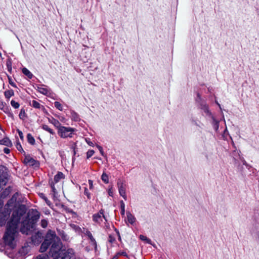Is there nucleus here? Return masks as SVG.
Segmentation results:
<instances>
[{
  "instance_id": "nucleus-16",
  "label": "nucleus",
  "mask_w": 259,
  "mask_h": 259,
  "mask_svg": "<svg viewBox=\"0 0 259 259\" xmlns=\"http://www.w3.org/2000/svg\"><path fill=\"white\" fill-rule=\"evenodd\" d=\"M23 73L27 76L29 79H31L33 77V74L30 71L26 68H23L22 69Z\"/></svg>"
},
{
  "instance_id": "nucleus-35",
  "label": "nucleus",
  "mask_w": 259,
  "mask_h": 259,
  "mask_svg": "<svg viewBox=\"0 0 259 259\" xmlns=\"http://www.w3.org/2000/svg\"><path fill=\"white\" fill-rule=\"evenodd\" d=\"M40 196L45 200L47 204L49 205H50V201L47 199V198L45 196V195L43 193L40 194Z\"/></svg>"
},
{
  "instance_id": "nucleus-5",
  "label": "nucleus",
  "mask_w": 259,
  "mask_h": 259,
  "mask_svg": "<svg viewBox=\"0 0 259 259\" xmlns=\"http://www.w3.org/2000/svg\"><path fill=\"white\" fill-rule=\"evenodd\" d=\"M197 98L198 99H196V101L199 103V107L203 111L206 115H210L211 113L208 109V105L204 102L201 101L199 94H197Z\"/></svg>"
},
{
  "instance_id": "nucleus-43",
  "label": "nucleus",
  "mask_w": 259,
  "mask_h": 259,
  "mask_svg": "<svg viewBox=\"0 0 259 259\" xmlns=\"http://www.w3.org/2000/svg\"><path fill=\"white\" fill-rule=\"evenodd\" d=\"M4 152L6 154H9L10 152V150L8 148H5L4 149Z\"/></svg>"
},
{
  "instance_id": "nucleus-15",
  "label": "nucleus",
  "mask_w": 259,
  "mask_h": 259,
  "mask_svg": "<svg viewBox=\"0 0 259 259\" xmlns=\"http://www.w3.org/2000/svg\"><path fill=\"white\" fill-rule=\"evenodd\" d=\"M4 95L6 98L9 99L14 95V92L13 90H7L4 92Z\"/></svg>"
},
{
  "instance_id": "nucleus-13",
  "label": "nucleus",
  "mask_w": 259,
  "mask_h": 259,
  "mask_svg": "<svg viewBox=\"0 0 259 259\" xmlns=\"http://www.w3.org/2000/svg\"><path fill=\"white\" fill-rule=\"evenodd\" d=\"M126 219L127 221L131 224H133L136 221V218L130 212H126Z\"/></svg>"
},
{
  "instance_id": "nucleus-20",
  "label": "nucleus",
  "mask_w": 259,
  "mask_h": 259,
  "mask_svg": "<svg viewBox=\"0 0 259 259\" xmlns=\"http://www.w3.org/2000/svg\"><path fill=\"white\" fill-rule=\"evenodd\" d=\"M42 128L43 130H44L45 131H46L48 132L49 133H50L52 135H54L55 134L54 131L52 129L50 128L49 127V126L46 125V124H43L42 125Z\"/></svg>"
},
{
  "instance_id": "nucleus-27",
  "label": "nucleus",
  "mask_w": 259,
  "mask_h": 259,
  "mask_svg": "<svg viewBox=\"0 0 259 259\" xmlns=\"http://www.w3.org/2000/svg\"><path fill=\"white\" fill-rule=\"evenodd\" d=\"M11 191V188L10 187L6 188L3 192L2 196L6 197V196L8 195L10 193Z\"/></svg>"
},
{
  "instance_id": "nucleus-42",
  "label": "nucleus",
  "mask_w": 259,
  "mask_h": 259,
  "mask_svg": "<svg viewBox=\"0 0 259 259\" xmlns=\"http://www.w3.org/2000/svg\"><path fill=\"white\" fill-rule=\"evenodd\" d=\"M89 184L90 189H92L93 188V181L92 180H89Z\"/></svg>"
},
{
  "instance_id": "nucleus-44",
  "label": "nucleus",
  "mask_w": 259,
  "mask_h": 259,
  "mask_svg": "<svg viewBox=\"0 0 259 259\" xmlns=\"http://www.w3.org/2000/svg\"><path fill=\"white\" fill-rule=\"evenodd\" d=\"M51 188L53 190V191L55 193L56 192V189H55V185H54V184H51Z\"/></svg>"
},
{
  "instance_id": "nucleus-8",
  "label": "nucleus",
  "mask_w": 259,
  "mask_h": 259,
  "mask_svg": "<svg viewBox=\"0 0 259 259\" xmlns=\"http://www.w3.org/2000/svg\"><path fill=\"white\" fill-rule=\"evenodd\" d=\"M42 239V233L39 231L32 235L31 237V241L34 245L39 244L41 241Z\"/></svg>"
},
{
  "instance_id": "nucleus-11",
  "label": "nucleus",
  "mask_w": 259,
  "mask_h": 259,
  "mask_svg": "<svg viewBox=\"0 0 259 259\" xmlns=\"http://www.w3.org/2000/svg\"><path fill=\"white\" fill-rule=\"evenodd\" d=\"M62 259H75L73 250L72 249H68Z\"/></svg>"
},
{
  "instance_id": "nucleus-39",
  "label": "nucleus",
  "mask_w": 259,
  "mask_h": 259,
  "mask_svg": "<svg viewBox=\"0 0 259 259\" xmlns=\"http://www.w3.org/2000/svg\"><path fill=\"white\" fill-rule=\"evenodd\" d=\"M97 147L99 149L100 153L102 155H104V151H103V149L102 147L101 146H100V145H97Z\"/></svg>"
},
{
  "instance_id": "nucleus-49",
  "label": "nucleus",
  "mask_w": 259,
  "mask_h": 259,
  "mask_svg": "<svg viewBox=\"0 0 259 259\" xmlns=\"http://www.w3.org/2000/svg\"><path fill=\"white\" fill-rule=\"evenodd\" d=\"M217 127H218L219 125H218V122H217Z\"/></svg>"
},
{
  "instance_id": "nucleus-1",
  "label": "nucleus",
  "mask_w": 259,
  "mask_h": 259,
  "mask_svg": "<svg viewBox=\"0 0 259 259\" xmlns=\"http://www.w3.org/2000/svg\"><path fill=\"white\" fill-rule=\"evenodd\" d=\"M26 212L25 205H19L13 211L11 220L7 224L4 240L10 247L14 246V240L19 223H21V232L28 234L35 228V224L40 218V213L36 209H31L27 214Z\"/></svg>"
},
{
  "instance_id": "nucleus-7",
  "label": "nucleus",
  "mask_w": 259,
  "mask_h": 259,
  "mask_svg": "<svg viewBox=\"0 0 259 259\" xmlns=\"http://www.w3.org/2000/svg\"><path fill=\"white\" fill-rule=\"evenodd\" d=\"M24 162L29 166H32L34 167H38L39 162L38 161L33 159L30 155H26L24 159Z\"/></svg>"
},
{
  "instance_id": "nucleus-48",
  "label": "nucleus",
  "mask_w": 259,
  "mask_h": 259,
  "mask_svg": "<svg viewBox=\"0 0 259 259\" xmlns=\"http://www.w3.org/2000/svg\"><path fill=\"white\" fill-rule=\"evenodd\" d=\"M26 249L25 247H23L21 250H20V252H23L24 251L25 249Z\"/></svg>"
},
{
  "instance_id": "nucleus-9",
  "label": "nucleus",
  "mask_w": 259,
  "mask_h": 259,
  "mask_svg": "<svg viewBox=\"0 0 259 259\" xmlns=\"http://www.w3.org/2000/svg\"><path fill=\"white\" fill-rule=\"evenodd\" d=\"M118 188V191L119 194L121 196H122L124 200H126L127 197L126 195V192H125V185L121 183V182H118L117 183Z\"/></svg>"
},
{
  "instance_id": "nucleus-21",
  "label": "nucleus",
  "mask_w": 259,
  "mask_h": 259,
  "mask_svg": "<svg viewBox=\"0 0 259 259\" xmlns=\"http://www.w3.org/2000/svg\"><path fill=\"white\" fill-rule=\"evenodd\" d=\"M6 103L0 99V109L3 110L5 112H6L8 110V107H5Z\"/></svg>"
},
{
  "instance_id": "nucleus-45",
  "label": "nucleus",
  "mask_w": 259,
  "mask_h": 259,
  "mask_svg": "<svg viewBox=\"0 0 259 259\" xmlns=\"http://www.w3.org/2000/svg\"><path fill=\"white\" fill-rule=\"evenodd\" d=\"M108 194L110 196H112L113 194V192L111 189H109L108 191Z\"/></svg>"
},
{
  "instance_id": "nucleus-28",
  "label": "nucleus",
  "mask_w": 259,
  "mask_h": 259,
  "mask_svg": "<svg viewBox=\"0 0 259 259\" xmlns=\"http://www.w3.org/2000/svg\"><path fill=\"white\" fill-rule=\"evenodd\" d=\"M19 116L20 119H24L26 117V113L24 109H21Z\"/></svg>"
},
{
  "instance_id": "nucleus-6",
  "label": "nucleus",
  "mask_w": 259,
  "mask_h": 259,
  "mask_svg": "<svg viewBox=\"0 0 259 259\" xmlns=\"http://www.w3.org/2000/svg\"><path fill=\"white\" fill-rule=\"evenodd\" d=\"M83 233L88 237V239L90 240L91 244L94 247L95 249L96 250L97 248V242L91 232L88 229L83 228Z\"/></svg>"
},
{
  "instance_id": "nucleus-36",
  "label": "nucleus",
  "mask_w": 259,
  "mask_h": 259,
  "mask_svg": "<svg viewBox=\"0 0 259 259\" xmlns=\"http://www.w3.org/2000/svg\"><path fill=\"white\" fill-rule=\"evenodd\" d=\"M16 148L17 150L19 151H23L24 152V150H23V148L22 147L21 145L20 144L19 142H17L16 145Z\"/></svg>"
},
{
  "instance_id": "nucleus-18",
  "label": "nucleus",
  "mask_w": 259,
  "mask_h": 259,
  "mask_svg": "<svg viewBox=\"0 0 259 259\" xmlns=\"http://www.w3.org/2000/svg\"><path fill=\"white\" fill-rule=\"evenodd\" d=\"M0 144L9 146L11 144V142L8 138H6L2 140H0Z\"/></svg>"
},
{
  "instance_id": "nucleus-37",
  "label": "nucleus",
  "mask_w": 259,
  "mask_h": 259,
  "mask_svg": "<svg viewBox=\"0 0 259 259\" xmlns=\"http://www.w3.org/2000/svg\"><path fill=\"white\" fill-rule=\"evenodd\" d=\"M6 65L8 68V70L9 72H11L12 71V63L10 61H8L6 63Z\"/></svg>"
},
{
  "instance_id": "nucleus-17",
  "label": "nucleus",
  "mask_w": 259,
  "mask_h": 259,
  "mask_svg": "<svg viewBox=\"0 0 259 259\" xmlns=\"http://www.w3.org/2000/svg\"><path fill=\"white\" fill-rule=\"evenodd\" d=\"M27 138L28 142L31 145H34L35 144V139L30 134H28L27 135Z\"/></svg>"
},
{
  "instance_id": "nucleus-50",
  "label": "nucleus",
  "mask_w": 259,
  "mask_h": 259,
  "mask_svg": "<svg viewBox=\"0 0 259 259\" xmlns=\"http://www.w3.org/2000/svg\"><path fill=\"white\" fill-rule=\"evenodd\" d=\"M217 104H218V105L219 106V107H220V106H220V104H218V103H217Z\"/></svg>"
},
{
  "instance_id": "nucleus-34",
  "label": "nucleus",
  "mask_w": 259,
  "mask_h": 259,
  "mask_svg": "<svg viewBox=\"0 0 259 259\" xmlns=\"http://www.w3.org/2000/svg\"><path fill=\"white\" fill-rule=\"evenodd\" d=\"M49 256L46 254H42L38 255L36 259H48Z\"/></svg>"
},
{
  "instance_id": "nucleus-4",
  "label": "nucleus",
  "mask_w": 259,
  "mask_h": 259,
  "mask_svg": "<svg viewBox=\"0 0 259 259\" xmlns=\"http://www.w3.org/2000/svg\"><path fill=\"white\" fill-rule=\"evenodd\" d=\"M105 220V221H107L106 217L104 214V210L101 209L99 212L95 213L93 215V221L101 225L102 222H103V220Z\"/></svg>"
},
{
  "instance_id": "nucleus-40",
  "label": "nucleus",
  "mask_w": 259,
  "mask_h": 259,
  "mask_svg": "<svg viewBox=\"0 0 259 259\" xmlns=\"http://www.w3.org/2000/svg\"><path fill=\"white\" fill-rule=\"evenodd\" d=\"M18 133L19 136L20 137V138L22 140H23V138H24L23 133L21 131H20L19 130H18Z\"/></svg>"
},
{
  "instance_id": "nucleus-19",
  "label": "nucleus",
  "mask_w": 259,
  "mask_h": 259,
  "mask_svg": "<svg viewBox=\"0 0 259 259\" xmlns=\"http://www.w3.org/2000/svg\"><path fill=\"white\" fill-rule=\"evenodd\" d=\"M31 105L35 108L40 109L41 107L44 108V107L39 104V103L35 100H33Z\"/></svg>"
},
{
  "instance_id": "nucleus-32",
  "label": "nucleus",
  "mask_w": 259,
  "mask_h": 259,
  "mask_svg": "<svg viewBox=\"0 0 259 259\" xmlns=\"http://www.w3.org/2000/svg\"><path fill=\"white\" fill-rule=\"evenodd\" d=\"M48 224V222L47 220L44 219L41 221V226L43 228H46Z\"/></svg>"
},
{
  "instance_id": "nucleus-2",
  "label": "nucleus",
  "mask_w": 259,
  "mask_h": 259,
  "mask_svg": "<svg viewBox=\"0 0 259 259\" xmlns=\"http://www.w3.org/2000/svg\"><path fill=\"white\" fill-rule=\"evenodd\" d=\"M51 245V247L49 254L53 257L56 258L60 254V251L62 248V243L54 231L49 230L46 235L44 242L40 246V252H45Z\"/></svg>"
},
{
  "instance_id": "nucleus-12",
  "label": "nucleus",
  "mask_w": 259,
  "mask_h": 259,
  "mask_svg": "<svg viewBox=\"0 0 259 259\" xmlns=\"http://www.w3.org/2000/svg\"><path fill=\"white\" fill-rule=\"evenodd\" d=\"M37 91L41 94L46 95L50 93L49 90L44 87L43 85H40L37 86Z\"/></svg>"
},
{
  "instance_id": "nucleus-46",
  "label": "nucleus",
  "mask_w": 259,
  "mask_h": 259,
  "mask_svg": "<svg viewBox=\"0 0 259 259\" xmlns=\"http://www.w3.org/2000/svg\"><path fill=\"white\" fill-rule=\"evenodd\" d=\"M86 141L89 145L93 146V143L92 142H88L87 140H86Z\"/></svg>"
},
{
  "instance_id": "nucleus-38",
  "label": "nucleus",
  "mask_w": 259,
  "mask_h": 259,
  "mask_svg": "<svg viewBox=\"0 0 259 259\" xmlns=\"http://www.w3.org/2000/svg\"><path fill=\"white\" fill-rule=\"evenodd\" d=\"M9 83L13 87L17 88L16 84L12 81V79L11 77H9Z\"/></svg>"
},
{
  "instance_id": "nucleus-26",
  "label": "nucleus",
  "mask_w": 259,
  "mask_h": 259,
  "mask_svg": "<svg viewBox=\"0 0 259 259\" xmlns=\"http://www.w3.org/2000/svg\"><path fill=\"white\" fill-rule=\"evenodd\" d=\"M121 214L123 216L125 214V204L123 201H120Z\"/></svg>"
},
{
  "instance_id": "nucleus-23",
  "label": "nucleus",
  "mask_w": 259,
  "mask_h": 259,
  "mask_svg": "<svg viewBox=\"0 0 259 259\" xmlns=\"http://www.w3.org/2000/svg\"><path fill=\"white\" fill-rule=\"evenodd\" d=\"M101 179L106 184H107L109 183V179L108 175L105 174L103 173L101 176Z\"/></svg>"
},
{
  "instance_id": "nucleus-22",
  "label": "nucleus",
  "mask_w": 259,
  "mask_h": 259,
  "mask_svg": "<svg viewBox=\"0 0 259 259\" xmlns=\"http://www.w3.org/2000/svg\"><path fill=\"white\" fill-rule=\"evenodd\" d=\"M139 238L141 240L144 241L149 244H152L151 240L148 238L146 236H144L143 235H140Z\"/></svg>"
},
{
  "instance_id": "nucleus-25",
  "label": "nucleus",
  "mask_w": 259,
  "mask_h": 259,
  "mask_svg": "<svg viewBox=\"0 0 259 259\" xmlns=\"http://www.w3.org/2000/svg\"><path fill=\"white\" fill-rule=\"evenodd\" d=\"M54 106L57 109H58L60 111H62L63 109L62 104L59 102H58V101L55 102Z\"/></svg>"
},
{
  "instance_id": "nucleus-14",
  "label": "nucleus",
  "mask_w": 259,
  "mask_h": 259,
  "mask_svg": "<svg viewBox=\"0 0 259 259\" xmlns=\"http://www.w3.org/2000/svg\"><path fill=\"white\" fill-rule=\"evenodd\" d=\"M64 178V175L61 172H58V173L54 177V182L55 183H58L61 179Z\"/></svg>"
},
{
  "instance_id": "nucleus-24",
  "label": "nucleus",
  "mask_w": 259,
  "mask_h": 259,
  "mask_svg": "<svg viewBox=\"0 0 259 259\" xmlns=\"http://www.w3.org/2000/svg\"><path fill=\"white\" fill-rule=\"evenodd\" d=\"M71 118L74 121H78L79 120V115L75 112H72L71 113Z\"/></svg>"
},
{
  "instance_id": "nucleus-31",
  "label": "nucleus",
  "mask_w": 259,
  "mask_h": 259,
  "mask_svg": "<svg viewBox=\"0 0 259 259\" xmlns=\"http://www.w3.org/2000/svg\"><path fill=\"white\" fill-rule=\"evenodd\" d=\"M84 194L85 195L87 196V198L88 199H90L91 197V194L89 192V190L88 189V188L87 187H84V192H83Z\"/></svg>"
},
{
  "instance_id": "nucleus-47",
  "label": "nucleus",
  "mask_w": 259,
  "mask_h": 259,
  "mask_svg": "<svg viewBox=\"0 0 259 259\" xmlns=\"http://www.w3.org/2000/svg\"><path fill=\"white\" fill-rule=\"evenodd\" d=\"M118 256H119L117 255V254H116L114 256H113V257H112V259H117V258H118Z\"/></svg>"
},
{
  "instance_id": "nucleus-33",
  "label": "nucleus",
  "mask_w": 259,
  "mask_h": 259,
  "mask_svg": "<svg viewBox=\"0 0 259 259\" xmlns=\"http://www.w3.org/2000/svg\"><path fill=\"white\" fill-rule=\"evenodd\" d=\"M94 153L95 152L93 150H89L87 153V158L88 159L90 158L94 155Z\"/></svg>"
},
{
  "instance_id": "nucleus-3",
  "label": "nucleus",
  "mask_w": 259,
  "mask_h": 259,
  "mask_svg": "<svg viewBox=\"0 0 259 259\" xmlns=\"http://www.w3.org/2000/svg\"><path fill=\"white\" fill-rule=\"evenodd\" d=\"M74 131L73 128L63 126L59 127L58 134L62 138H72Z\"/></svg>"
},
{
  "instance_id": "nucleus-30",
  "label": "nucleus",
  "mask_w": 259,
  "mask_h": 259,
  "mask_svg": "<svg viewBox=\"0 0 259 259\" xmlns=\"http://www.w3.org/2000/svg\"><path fill=\"white\" fill-rule=\"evenodd\" d=\"M52 123L55 126H56L58 130L60 127H61L62 126L60 125V123L59 121L56 119H53L52 121Z\"/></svg>"
},
{
  "instance_id": "nucleus-29",
  "label": "nucleus",
  "mask_w": 259,
  "mask_h": 259,
  "mask_svg": "<svg viewBox=\"0 0 259 259\" xmlns=\"http://www.w3.org/2000/svg\"><path fill=\"white\" fill-rule=\"evenodd\" d=\"M11 105L15 109H17L20 106V104L14 100H12L11 101Z\"/></svg>"
},
{
  "instance_id": "nucleus-10",
  "label": "nucleus",
  "mask_w": 259,
  "mask_h": 259,
  "mask_svg": "<svg viewBox=\"0 0 259 259\" xmlns=\"http://www.w3.org/2000/svg\"><path fill=\"white\" fill-rule=\"evenodd\" d=\"M16 193L15 195L13 196L11 199H10L7 202L6 205L5 206L6 208L7 209H11L10 207L15 206L16 201L17 200V197L16 196Z\"/></svg>"
},
{
  "instance_id": "nucleus-41",
  "label": "nucleus",
  "mask_w": 259,
  "mask_h": 259,
  "mask_svg": "<svg viewBox=\"0 0 259 259\" xmlns=\"http://www.w3.org/2000/svg\"><path fill=\"white\" fill-rule=\"evenodd\" d=\"M117 255L118 256H119V255H123V256H127V254H126V252H125V251L119 252L117 253Z\"/></svg>"
}]
</instances>
